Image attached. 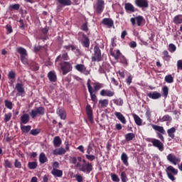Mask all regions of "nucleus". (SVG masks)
Listing matches in <instances>:
<instances>
[{
	"label": "nucleus",
	"mask_w": 182,
	"mask_h": 182,
	"mask_svg": "<svg viewBox=\"0 0 182 182\" xmlns=\"http://www.w3.org/2000/svg\"><path fill=\"white\" fill-rule=\"evenodd\" d=\"M121 180L122 182H127V175H126V172L122 171L121 173Z\"/></svg>",
	"instance_id": "nucleus-47"
},
{
	"label": "nucleus",
	"mask_w": 182,
	"mask_h": 182,
	"mask_svg": "<svg viewBox=\"0 0 182 182\" xmlns=\"http://www.w3.org/2000/svg\"><path fill=\"white\" fill-rule=\"evenodd\" d=\"M177 49V48L176 47V46L173 43L169 44V48H168V50L169 52H176V50Z\"/></svg>",
	"instance_id": "nucleus-52"
},
{
	"label": "nucleus",
	"mask_w": 182,
	"mask_h": 182,
	"mask_svg": "<svg viewBox=\"0 0 182 182\" xmlns=\"http://www.w3.org/2000/svg\"><path fill=\"white\" fill-rule=\"evenodd\" d=\"M114 116H116V117L118 119V120H119V122H121V123H122V124H126V118L124 117V116H123V114L121 112H115Z\"/></svg>",
	"instance_id": "nucleus-13"
},
{
	"label": "nucleus",
	"mask_w": 182,
	"mask_h": 182,
	"mask_svg": "<svg viewBox=\"0 0 182 182\" xmlns=\"http://www.w3.org/2000/svg\"><path fill=\"white\" fill-rule=\"evenodd\" d=\"M70 163H72V164H76V163H77V159H76V157H70Z\"/></svg>",
	"instance_id": "nucleus-62"
},
{
	"label": "nucleus",
	"mask_w": 182,
	"mask_h": 182,
	"mask_svg": "<svg viewBox=\"0 0 182 182\" xmlns=\"http://www.w3.org/2000/svg\"><path fill=\"white\" fill-rule=\"evenodd\" d=\"M17 52H18V53L20 54L21 58H22L23 56H28V52L26 51V49H25L22 47L18 48Z\"/></svg>",
	"instance_id": "nucleus-22"
},
{
	"label": "nucleus",
	"mask_w": 182,
	"mask_h": 182,
	"mask_svg": "<svg viewBox=\"0 0 182 182\" xmlns=\"http://www.w3.org/2000/svg\"><path fill=\"white\" fill-rule=\"evenodd\" d=\"M4 103H5V106L7 109H9L10 110H12V106H13V104H12V102L8 100H6L4 101Z\"/></svg>",
	"instance_id": "nucleus-42"
},
{
	"label": "nucleus",
	"mask_w": 182,
	"mask_h": 182,
	"mask_svg": "<svg viewBox=\"0 0 182 182\" xmlns=\"http://www.w3.org/2000/svg\"><path fill=\"white\" fill-rule=\"evenodd\" d=\"M86 113L88 117V119L91 123H93V110L90 105H87L85 108Z\"/></svg>",
	"instance_id": "nucleus-10"
},
{
	"label": "nucleus",
	"mask_w": 182,
	"mask_h": 182,
	"mask_svg": "<svg viewBox=\"0 0 182 182\" xmlns=\"http://www.w3.org/2000/svg\"><path fill=\"white\" fill-rule=\"evenodd\" d=\"M173 23H176V25H180V23H182V14H179L176 16L173 19Z\"/></svg>",
	"instance_id": "nucleus-25"
},
{
	"label": "nucleus",
	"mask_w": 182,
	"mask_h": 182,
	"mask_svg": "<svg viewBox=\"0 0 182 182\" xmlns=\"http://www.w3.org/2000/svg\"><path fill=\"white\" fill-rule=\"evenodd\" d=\"M124 8L127 12H135L134 6L130 3H126Z\"/></svg>",
	"instance_id": "nucleus-26"
},
{
	"label": "nucleus",
	"mask_w": 182,
	"mask_h": 182,
	"mask_svg": "<svg viewBox=\"0 0 182 182\" xmlns=\"http://www.w3.org/2000/svg\"><path fill=\"white\" fill-rule=\"evenodd\" d=\"M111 178L114 182H119L120 178L116 173H111Z\"/></svg>",
	"instance_id": "nucleus-41"
},
{
	"label": "nucleus",
	"mask_w": 182,
	"mask_h": 182,
	"mask_svg": "<svg viewBox=\"0 0 182 182\" xmlns=\"http://www.w3.org/2000/svg\"><path fill=\"white\" fill-rule=\"evenodd\" d=\"M61 66V70L63 71V75H67L69 72L72 71V65L68 62H64L60 64Z\"/></svg>",
	"instance_id": "nucleus-5"
},
{
	"label": "nucleus",
	"mask_w": 182,
	"mask_h": 182,
	"mask_svg": "<svg viewBox=\"0 0 182 182\" xmlns=\"http://www.w3.org/2000/svg\"><path fill=\"white\" fill-rule=\"evenodd\" d=\"M81 30L84 31V32H87V31H89V28L87 27V22L82 25Z\"/></svg>",
	"instance_id": "nucleus-55"
},
{
	"label": "nucleus",
	"mask_w": 182,
	"mask_h": 182,
	"mask_svg": "<svg viewBox=\"0 0 182 182\" xmlns=\"http://www.w3.org/2000/svg\"><path fill=\"white\" fill-rule=\"evenodd\" d=\"M114 103L117 106H123V100L122 98L114 100Z\"/></svg>",
	"instance_id": "nucleus-48"
},
{
	"label": "nucleus",
	"mask_w": 182,
	"mask_h": 182,
	"mask_svg": "<svg viewBox=\"0 0 182 182\" xmlns=\"http://www.w3.org/2000/svg\"><path fill=\"white\" fill-rule=\"evenodd\" d=\"M16 90L18 92L16 96H21V97H23V96H25V88L23 87V84L17 83L16 85Z\"/></svg>",
	"instance_id": "nucleus-8"
},
{
	"label": "nucleus",
	"mask_w": 182,
	"mask_h": 182,
	"mask_svg": "<svg viewBox=\"0 0 182 182\" xmlns=\"http://www.w3.org/2000/svg\"><path fill=\"white\" fill-rule=\"evenodd\" d=\"M57 113L62 120H65V119H66V112H65V110L60 109L57 111Z\"/></svg>",
	"instance_id": "nucleus-31"
},
{
	"label": "nucleus",
	"mask_w": 182,
	"mask_h": 182,
	"mask_svg": "<svg viewBox=\"0 0 182 182\" xmlns=\"http://www.w3.org/2000/svg\"><path fill=\"white\" fill-rule=\"evenodd\" d=\"M152 129L155 130L156 132V134L158 136V138L160 139L161 141H164V136H163V134H166V130H164V127L156 124H151Z\"/></svg>",
	"instance_id": "nucleus-2"
},
{
	"label": "nucleus",
	"mask_w": 182,
	"mask_h": 182,
	"mask_svg": "<svg viewBox=\"0 0 182 182\" xmlns=\"http://www.w3.org/2000/svg\"><path fill=\"white\" fill-rule=\"evenodd\" d=\"M163 55H164L163 58L164 59V60H170V55H168V51L164 50L163 52Z\"/></svg>",
	"instance_id": "nucleus-51"
},
{
	"label": "nucleus",
	"mask_w": 182,
	"mask_h": 182,
	"mask_svg": "<svg viewBox=\"0 0 182 182\" xmlns=\"http://www.w3.org/2000/svg\"><path fill=\"white\" fill-rule=\"evenodd\" d=\"M4 167H8V168H11L12 167V164L9 161V160L6 159L4 160Z\"/></svg>",
	"instance_id": "nucleus-53"
},
{
	"label": "nucleus",
	"mask_w": 182,
	"mask_h": 182,
	"mask_svg": "<svg viewBox=\"0 0 182 182\" xmlns=\"http://www.w3.org/2000/svg\"><path fill=\"white\" fill-rule=\"evenodd\" d=\"M151 143L152 144L154 147H156L160 151H163V150H164V144H163V143L160 141V140L152 139Z\"/></svg>",
	"instance_id": "nucleus-6"
},
{
	"label": "nucleus",
	"mask_w": 182,
	"mask_h": 182,
	"mask_svg": "<svg viewBox=\"0 0 182 182\" xmlns=\"http://www.w3.org/2000/svg\"><path fill=\"white\" fill-rule=\"evenodd\" d=\"M148 96L150 99L157 100L161 97V94L158 92H149Z\"/></svg>",
	"instance_id": "nucleus-16"
},
{
	"label": "nucleus",
	"mask_w": 182,
	"mask_h": 182,
	"mask_svg": "<svg viewBox=\"0 0 182 182\" xmlns=\"http://www.w3.org/2000/svg\"><path fill=\"white\" fill-rule=\"evenodd\" d=\"M120 62L123 63V65H125V66L129 65V63H127V59H126L125 56L121 55Z\"/></svg>",
	"instance_id": "nucleus-50"
},
{
	"label": "nucleus",
	"mask_w": 182,
	"mask_h": 182,
	"mask_svg": "<svg viewBox=\"0 0 182 182\" xmlns=\"http://www.w3.org/2000/svg\"><path fill=\"white\" fill-rule=\"evenodd\" d=\"M165 82H166V83H173L174 82V78H173L171 75H168L165 77Z\"/></svg>",
	"instance_id": "nucleus-38"
},
{
	"label": "nucleus",
	"mask_w": 182,
	"mask_h": 182,
	"mask_svg": "<svg viewBox=\"0 0 182 182\" xmlns=\"http://www.w3.org/2000/svg\"><path fill=\"white\" fill-rule=\"evenodd\" d=\"M75 178H76V180H77V182H82V181H83V177H82V176H80V175H77V176H75Z\"/></svg>",
	"instance_id": "nucleus-64"
},
{
	"label": "nucleus",
	"mask_w": 182,
	"mask_h": 182,
	"mask_svg": "<svg viewBox=\"0 0 182 182\" xmlns=\"http://www.w3.org/2000/svg\"><path fill=\"white\" fill-rule=\"evenodd\" d=\"M167 176L168 177V178H170V180H171L172 181H174V180H176V178L174 177V176L173 175V173L167 171Z\"/></svg>",
	"instance_id": "nucleus-60"
},
{
	"label": "nucleus",
	"mask_w": 182,
	"mask_h": 182,
	"mask_svg": "<svg viewBox=\"0 0 182 182\" xmlns=\"http://www.w3.org/2000/svg\"><path fill=\"white\" fill-rule=\"evenodd\" d=\"M162 95L165 97H167L168 96V87L167 86H165L162 89Z\"/></svg>",
	"instance_id": "nucleus-45"
},
{
	"label": "nucleus",
	"mask_w": 182,
	"mask_h": 182,
	"mask_svg": "<svg viewBox=\"0 0 182 182\" xmlns=\"http://www.w3.org/2000/svg\"><path fill=\"white\" fill-rule=\"evenodd\" d=\"M105 9V1L103 0H97V6H96V13L98 15H100L103 10Z\"/></svg>",
	"instance_id": "nucleus-7"
},
{
	"label": "nucleus",
	"mask_w": 182,
	"mask_h": 182,
	"mask_svg": "<svg viewBox=\"0 0 182 182\" xmlns=\"http://www.w3.org/2000/svg\"><path fill=\"white\" fill-rule=\"evenodd\" d=\"M90 83H92V80H90V79H88L87 82L88 92L90 95L91 100L96 103V102H97V97L96 96V92H97V90H100V89L102 88V85L99 82H94L92 83L93 87H94L93 89Z\"/></svg>",
	"instance_id": "nucleus-1"
},
{
	"label": "nucleus",
	"mask_w": 182,
	"mask_h": 182,
	"mask_svg": "<svg viewBox=\"0 0 182 182\" xmlns=\"http://www.w3.org/2000/svg\"><path fill=\"white\" fill-rule=\"evenodd\" d=\"M167 160L172 163V164H174V166H177V163H180V161H181L180 158L176 157V156L173 155L172 154H169L167 156Z\"/></svg>",
	"instance_id": "nucleus-9"
},
{
	"label": "nucleus",
	"mask_w": 182,
	"mask_h": 182,
	"mask_svg": "<svg viewBox=\"0 0 182 182\" xmlns=\"http://www.w3.org/2000/svg\"><path fill=\"white\" fill-rule=\"evenodd\" d=\"M177 68H178V69H180L181 70H182V60H178Z\"/></svg>",
	"instance_id": "nucleus-63"
},
{
	"label": "nucleus",
	"mask_w": 182,
	"mask_h": 182,
	"mask_svg": "<svg viewBox=\"0 0 182 182\" xmlns=\"http://www.w3.org/2000/svg\"><path fill=\"white\" fill-rule=\"evenodd\" d=\"M136 21L138 26H141V23H143V21H144V18L141 16H138L136 17Z\"/></svg>",
	"instance_id": "nucleus-37"
},
{
	"label": "nucleus",
	"mask_w": 182,
	"mask_h": 182,
	"mask_svg": "<svg viewBox=\"0 0 182 182\" xmlns=\"http://www.w3.org/2000/svg\"><path fill=\"white\" fill-rule=\"evenodd\" d=\"M11 117H12V113L9 112L7 114H5L4 115V122H8L11 120Z\"/></svg>",
	"instance_id": "nucleus-49"
},
{
	"label": "nucleus",
	"mask_w": 182,
	"mask_h": 182,
	"mask_svg": "<svg viewBox=\"0 0 182 182\" xmlns=\"http://www.w3.org/2000/svg\"><path fill=\"white\" fill-rule=\"evenodd\" d=\"M48 77L50 82H56L58 80V77L56 76V73L55 71H50L48 74Z\"/></svg>",
	"instance_id": "nucleus-14"
},
{
	"label": "nucleus",
	"mask_w": 182,
	"mask_h": 182,
	"mask_svg": "<svg viewBox=\"0 0 182 182\" xmlns=\"http://www.w3.org/2000/svg\"><path fill=\"white\" fill-rule=\"evenodd\" d=\"M60 144H62V139L60 136H55L53 139V145L55 147H60Z\"/></svg>",
	"instance_id": "nucleus-27"
},
{
	"label": "nucleus",
	"mask_w": 182,
	"mask_h": 182,
	"mask_svg": "<svg viewBox=\"0 0 182 182\" xmlns=\"http://www.w3.org/2000/svg\"><path fill=\"white\" fill-rule=\"evenodd\" d=\"M60 5L63 6H69L72 5V1L70 0H56Z\"/></svg>",
	"instance_id": "nucleus-24"
},
{
	"label": "nucleus",
	"mask_w": 182,
	"mask_h": 182,
	"mask_svg": "<svg viewBox=\"0 0 182 182\" xmlns=\"http://www.w3.org/2000/svg\"><path fill=\"white\" fill-rule=\"evenodd\" d=\"M121 160L124 164V166H129V156L124 152H123L121 155Z\"/></svg>",
	"instance_id": "nucleus-20"
},
{
	"label": "nucleus",
	"mask_w": 182,
	"mask_h": 182,
	"mask_svg": "<svg viewBox=\"0 0 182 182\" xmlns=\"http://www.w3.org/2000/svg\"><path fill=\"white\" fill-rule=\"evenodd\" d=\"M20 59L23 65L28 66L29 61H28V56L20 57Z\"/></svg>",
	"instance_id": "nucleus-43"
},
{
	"label": "nucleus",
	"mask_w": 182,
	"mask_h": 182,
	"mask_svg": "<svg viewBox=\"0 0 182 182\" xmlns=\"http://www.w3.org/2000/svg\"><path fill=\"white\" fill-rule=\"evenodd\" d=\"M135 4L139 8H149V1L147 0H135Z\"/></svg>",
	"instance_id": "nucleus-11"
},
{
	"label": "nucleus",
	"mask_w": 182,
	"mask_h": 182,
	"mask_svg": "<svg viewBox=\"0 0 182 182\" xmlns=\"http://www.w3.org/2000/svg\"><path fill=\"white\" fill-rule=\"evenodd\" d=\"M167 133L169 137H171V139H174L175 135L174 134L176 133V127H172L169 129L167 130Z\"/></svg>",
	"instance_id": "nucleus-29"
},
{
	"label": "nucleus",
	"mask_w": 182,
	"mask_h": 182,
	"mask_svg": "<svg viewBox=\"0 0 182 182\" xmlns=\"http://www.w3.org/2000/svg\"><path fill=\"white\" fill-rule=\"evenodd\" d=\"M102 23H103V25H105L106 26H108V28H112V26H113V20L112 18H104L102 21Z\"/></svg>",
	"instance_id": "nucleus-17"
},
{
	"label": "nucleus",
	"mask_w": 182,
	"mask_h": 182,
	"mask_svg": "<svg viewBox=\"0 0 182 182\" xmlns=\"http://www.w3.org/2000/svg\"><path fill=\"white\" fill-rule=\"evenodd\" d=\"M80 171H83V173H86V174H90V171L93 170V165L92 163L87 162L85 164L82 165L79 168Z\"/></svg>",
	"instance_id": "nucleus-4"
},
{
	"label": "nucleus",
	"mask_w": 182,
	"mask_h": 182,
	"mask_svg": "<svg viewBox=\"0 0 182 182\" xmlns=\"http://www.w3.org/2000/svg\"><path fill=\"white\" fill-rule=\"evenodd\" d=\"M102 60V51L99 46H95L94 48V54L92 57V62H101Z\"/></svg>",
	"instance_id": "nucleus-3"
},
{
	"label": "nucleus",
	"mask_w": 182,
	"mask_h": 182,
	"mask_svg": "<svg viewBox=\"0 0 182 182\" xmlns=\"http://www.w3.org/2000/svg\"><path fill=\"white\" fill-rule=\"evenodd\" d=\"M51 173L54 177H62L63 176V171L59 169H53Z\"/></svg>",
	"instance_id": "nucleus-21"
},
{
	"label": "nucleus",
	"mask_w": 182,
	"mask_h": 182,
	"mask_svg": "<svg viewBox=\"0 0 182 182\" xmlns=\"http://www.w3.org/2000/svg\"><path fill=\"white\" fill-rule=\"evenodd\" d=\"M28 167L30 168V170H35L36 167H38V162L33 161V162H28Z\"/></svg>",
	"instance_id": "nucleus-33"
},
{
	"label": "nucleus",
	"mask_w": 182,
	"mask_h": 182,
	"mask_svg": "<svg viewBox=\"0 0 182 182\" xmlns=\"http://www.w3.org/2000/svg\"><path fill=\"white\" fill-rule=\"evenodd\" d=\"M48 161V157H46V155L45 153H41L39 155V162L41 164H45Z\"/></svg>",
	"instance_id": "nucleus-23"
},
{
	"label": "nucleus",
	"mask_w": 182,
	"mask_h": 182,
	"mask_svg": "<svg viewBox=\"0 0 182 182\" xmlns=\"http://www.w3.org/2000/svg\"><path fill=\"white\" fill-rule=\"evenodd\" d=\"M31 127H31L30 125L21 126V132H23V133H29V132H31Z\"/></svg>",
	"instance_id": "nucleus-34"
},
{
	"label": "nucleus",
	"mask_w": 182,
	"mask_h": 182,
	"mask_svg": "<svg viewBox=\"0 0 182 182\" xmlns=\"http://www.w3.org/2000/svg\"><path fill=\"white\" fill-rule=\"evenodd\" d=\"M29 114H24L21 117V124H26L27 123H29Z\"/></svg>",
	"instance_id": "nucleus-18"
},
{
	"label": "nucleus",
	"mask_w": 182,
	"mask_h": 182,
	"mask_svg": "<svg viewBox=\"0 0 182 182\" xmlns=\"http://www.w3.org/2000/svg\"><path fill=\"white\" fill-rule=\"evenodd\" d=\"M14 166L16 168H21V167H22V164H21V162H19L18 159H16L14 162Z\"/></svg>",
	"instance_id": "nucleus-58"
},
{
	"label": "nucleus",
	"mask_w": 182,
	"mask_h": 182,
	"mask_svg": "<svg viewBox=\"0 0 182 182\" xmlns=\"http://www.w3.org/2000/svg\"><path fill=\"white\" fill-rule=\"evenodd\" d=\"M167 171H171V173H173V174H177V173H178V171L174 168V167H173L172 166H169L166 168V172Z\"/></svg>",
	"instance_id": "nucleus-40"
},
{
	"label": "nucleus",
	"mask_w": 182,
	"mask_h": 182,
	"mask_svg": "<svg viewBox=\"0 0 182 182\" xmlns=\"http://www.w3.org/2000/svg\"><path fill=\"white\" fill-rule=\"evenodd\" d=\"M133 117H134L136 124H137V126H141L142 122H141V119L140 118V117H139V115H137L136 114H133Z\"/></svg>",
	"instance_id": "nucleus-30"
},
{
	"label": "nucleus",
	"mask_w": 182,
	"mask_h": 182,
	"mask_svg": "<svg viewBox=\"0 0 182 182\" xmlns=\"http://www.w3.org/2000/svg\"><path fill=\"white\" fill-rule=\"evenodd\" d=\"M39 133H41V129H34L30 132V134H32V136H38Z\"/></svg>",
	"instance_id": "nucleus-46"
},
{
	"label": "nucleus",
	"mask_w": 182,
	"mask_h": 182,
	"mask_svg": "<svg viewBox=\"0 0 182 182\" xmlns=\"http://www.w3.org/2000/svg\"><path fill=\"white\" fill-rule=\"evenodd\" d=\"M110 54L111 56H113V58H114L115 60H118L119 58L122 56V53H120V50H116L115 53L113 51H111Z\"/></svg>",
	"instance_id": "nucleus-28"
},
{
	"label": "nucleus",
	"mask_w": 182,
	"mask_h": 182,
	"mask_svg": "<svg viewBox=\"0 0 182 182\" xmlns=\"http://www.w3.org/2000/svg\"><path fill=\"white\" fill-rule=\"evenodd\" d=\"M65 153H66V149L64 148H58L53 151V154L55 156H60L62 154H65Z\"/></svg>",
	"instance_id": "nucleus-19"
},
{
	"label": "nucleus",
	"mask_w": 182,
	"mask_h": 182,
	"mask_svg": "<svg viewBox=\"0 0 182 182\" xmlns=\"http://www.w3.org/2000/svg\"><path fill=\"white\" fill-rule=\"evenodd\" d=\"M30 116L32 117V119H35V117L36 116H38V112L35 109H32L31 113H30Z\"/></svg>",
	"instance_id": "nucleus-59"
},
{
	"label": "nucleus",
	"mask_w": 182,
	"mask_h": 182,
	"mask_svg": "<svg viewBox=\"0 0 182 182\" xmlns=\"http://www.w3.org/2000/svg\"><path fill=\"white\" fill-rule=\"evenodd\" d=\"M83 40H82V44L85 48H89L90 46V41H89V38L85 35L82 34Z\"/></svg>",
	"instance_id": "nucleus-15"
},
{
	"label": "nucleus",
	"mask_w": 182,
	"mask_h": 182,
	"mask_svg": "<svg viewBox=\"0 0 182 182\" xmlns=\"http://www.w3.org/2000/svg\"><path fill=\"white\" fill-rule=\"evenodd\" d=\"M171 120H173V119L168 114L164 115L160 119V122H171Z\"/></svg>",
	"instance_id": "nucleus-39"
},
{
	"label": "nucleus",
	"mask_w": 182,
	"mask_h": 182,
	"mask_svg": "<svg viewBox=\"0 0 182 182\" xmlns=\"http://www.w3.org/2000/svg\"><path fill=\"white\" fill-rule=\"evenodd\" d=\"M99 104L101 105V107H107L109 105V100H100Z\"/></svg>",
	"instance_id": "nucleus-35"
},
{
	"label": "nucleus",
	"mask_w": 182,
	"mask_h": 182,
	"mask_svg": "<svg viewBox=\"0 0 182 182\" xmlns=\"http://www.w3.org/2000/svg\"><path fill=\"white\" fill-rule=\"evenodd\" d=\"M36 111L37 112L38 114H45V108H43V107L36 108Z\"/></svg>",
	"instance_id": "nucleus-44"
},
{
	"label": "nucleus",
	"mask_w": 182,
	"mask_h": 182,
	"mask_svg": "<svg viewBox=\"0 0 182 182\" xmlns=\"http://www.w3.org/2000/svg\"><path fill=\"white\" fill-rule=\"evenodd\" d=\"M20 7H21V5L19 4H13L10 6V9H14V11H19Z\"/></svg>",
	"instance_id": "nucleus-56"
},
{
	"label": "nucleus",
	"mask_w": 182,
	"mask_h": 182,
	"mask_svg": "<svg viewBox=\"0 0 182 182\" xmlns=\"http://www.w3.org/2000/svg\"><path fill=\"white\" fill-rule=\"evenodd\" d=\"M8 76H9V79H15L16 74L14 71H10L9 73Z\"/></svg>",
	"instance_id": "nucleus-57"
},
{
	"label": "nucleus",
	"mask_w": 182,
	"mask_h": 182,
	"mask_svg": "<svg viewBox=\"0 0 182 182\" xmlns=\"http://www.w3.org/2000/svg\"><path fill=\"white\" fill-rule=\"evenodd\" d=\"M100 95L101 96H107L108 97H112L114 96V92L109 90H102L100 91Z\"/></svg>",
	"instance_id": "nucleus-12"
},
{
	"label": "nucleus",
	"mask_w": 182,
	"mask_h": 182,
	"mask_svg": "<svg viewBox=\"0 0 182 182\" xmlns=\"http://www.w3.org/2000/svg\"><path fill=\"white\" fill-rule=\"evenodd\" d=\"M59 168V162L58 161H55L53 164V170H56Z\"/></svg>",
	"instance_id": "nucleus-61"
},
{
	"label": "nucleus",
	"mask_w": 182,
	"mask_h": 182,
	"mask_svg": "<svg viewBox=\"0 0 182 182\" xmlns=\"http://www.w3.org/2000/svg\"><path fill=\"white\" fill-rule=\"evenodd\" d=\"M85 157L90 161H93V160L96 159V156H95V155H90V154H86Z\"/></svg>",
	"instance_id": "nucleus-54"
},
{
	"label": "nucleus",
	"mask_w": 182,
	"mask_h": 182,
	"mask_svg": "<svg viewBox=\"0 0 182 182\" xmlns=\"http://www.w3.org/2000/svg\"><path fill=\"white\" fill-rule=\"evenodd\" d=\"M134 137H136V135L134 133H128L125 135V140L127 141H132Z\"/></svg>",
	"instance_id": "nucleus-32"
},
{
	"label": "nucleus",
	"mask_w": 182,
	"mask_h": 182,
	"mask_svg": "<svg viewBox=\"0 0 182 182\" xmlns=\"http://www.w3.org/2000/svg\"><path fill=\"white\" fill-rule=\"evenodd\" d=\"M86 67L85 66V65L82 64H78L77 65H75V69L77 70H78V72H81V73L85 71Z\"/></svg>",
	"instance_id": "nucleus-36"
}]
</instances>
